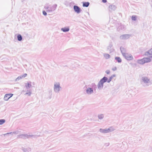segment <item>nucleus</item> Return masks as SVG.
Masks as SVG:
<instances>
[{"instance_id":"obj_19","label":"nucleus","mask_w":152,"mask_h":152,"mask_svg":"<svg viewBox=\"0 0 152 152\" xmlns=\"http://www.w3.org/2000/svg\"><path fill=\"white\" fill-rule=\"evenodd\" d=\"M104 56L106 59H108L110 58V55L108 54H105L104 55Z\"/></svg>"},{"instance_id":"obj_34","label":"nucleus","mask_w":152,"mask_h":152,"mask_svg":"<svg viewBox=\"0 0 152 152\" xmlns=\"http://www.w3.org/2000/svg\"><path fill=\"white\" fill-rule=\"evenodd\" d=\"M69 27H67V32L68 31H69Z\"/></svg>"},{"instance_id":"obj_33","label":"nucleus","mask_w":152,"mask_h":152,"mask_svg":"<svg viewBox=\"0 0 152 152\" xmlns=\"http://www.w3.org/2000/svg\"><path fill=\"white\" fill-rule=\"evenodd\" d=\"M92 85L93 87H94V86H96V85L95 84V83H92Z\"/></svg>"},{"instance_id":"obj_6","label":"nucleus","mask_w":152,"mask_h":152,"mask_svg":"<svg viewBox=\"0 0 152 152\" xmlns=\"http://www.w3.org/2000/svg\"><path fill=\"white\" fill-rule=\"evenodd\" d=\"M74 11L77 14L80 13L81 11L80 8L76 5H75L73 7Z\"/></svg>"},{"instance_id":"obj_24","label":"nucleus","mask_w":152,"mask_h":152,"mask_svg":"<svg viewBox=\"0 0 152 152\" xmlns=\"http://www.w3.org/2000/svg\"><path fill=\"white\" fill-rule=\"evenodd\" d=\"M112 46H113V45H112V44H109V45L107 47V49H109L111 48L112 47Z\"/></svg>"},{"instance_id":"obj_36","label":"nucleus","mask_w":152,"mask_h":152,"mask_svg":"<svg viewBox=\"0 0 152 152\" xmlns=\"http://www.w3.org/2000/svg\"><path fill=\"white\" fill-rule=\"evenodd\" d=\"M150 58H152V56L150 57Z\"/></svg>"},{"instance_id":"obj_26","label":"nucleus","mask_w":152,"mask_h":152,"mask_svg":"<svg viewBox=\"0 0 152 152\" xmlns=\"http://www.w3.org/2000/svg\"><path fill=\"white\" fill-rule=\"evenodd\" d=\"M31 94V93L30 92V91H29L28 92H27L26 94L28 95V96H30Z\"/></svg>"},{"instance_id":"obj_18","label":"nucleus","mask_w":152,"mask_h":152,"mask_svg":"<svg viewBox=\"0 0 152 152\" xmlns=\"http://www.w3.org/2000/svg\"><path fill=\"white\" fill-rule=\"evenodd\" d=\"M98 118L99 119H102L104 118V115L103 114H99L98 115Z\"/></svg>"},{"instance_id":"obj_10","label":"nucleus","mask_w":152,"mask_h":152,"mask_svg":"<svg viewBox=\"0 0 152 152\" xmlns=\"http://www.w3.org/2000/svg\"><path fill=\"white\" fill-rule=\"evenodd\" d=\"M116 7L115 5H111L109 6V10L110 12H112L115 10Z\"/></svg>"},{"instance_id":"obj_4","label":"nucleus","mask_w":152,"mask_h":152,"mask_svg":"<svg viewBox=\"0 0 152 152\" xmlns=\"http://www.w3.org/2000/svg\"><path fill=\"white\" fill-rule=\"evenodd\" d=\"M114 129L113 127H110L107 129H102L100 128L99 130V132L102 133H106L113 131Z\"/></svg>"},{"instance_id":"obj_16","label":"nucleus","mask_w":152,"mask_h":152,"mask_svg":"<svg viewBox=\"0 0 152 152\" xmlns=\"http://www.w3.org/2000/svg\"><path fill=\"white\" fill-rule=\"evenodd\" d=\"M115 59L119 63H120L122 61L121 59L119 57H115Z\"/></svg>"},{"instance_id":"obj_20","label":"nucleus","mask_w":152,"mask_h":152,"mask_svg":"<svg viewBox=\"0 0 152 152\" xmlns=\"http://www.w3.org/2000/svg\"><path fill=\"white\" fill-rule=\"evenodd\" d=\"M17 38L18 40L20 41L22 39V37L20 34H18L17 36Z\"/></svg>"},{"instance_id":"obj_37","label":"nucleus","mask_w":152,"mask_h":152,"mask_svg":"<svg viewBox=\"0 0 152 152\" xmlns=\"http://www.w3.org/2000/svg\"><path fill=\"white\" fill-rule=\"evenodd\" d=\"M151 150L152 151V147H151Z\"/></svg>"},{"instance_id":"obj_2","label":"nucleus","mask_w":152,"mask_h":152,"mask_svg":"<svg viewBox=\"0 0 152 152\" xmlns=\"http://www.w3.org/2000/svg\"><path fill=\"white\" fill-rule=\"evenodd\" d=\"M107 77L105 76L98 83L97 86L98 89L99 90H102L103 87L104 83L106 82H107Z\"/></svg>"},{"instance_id":"obj_30","label":"nucleus","mask_w":152,"mask_h":152,"mask_svg":"<svg viewBox=\"0 0 152 152\" xmlns=\"http://www.w3.org/2000/svg\"><path fill=\"white\" fill-rule=\"evenodd\" d=\"M116 69H117V68L116 67H115L114 68L112 69V70L113 71H115L116 70Z\"/></svg>"},{"instance_id":"obj_23","label":"nucleus","mask_w":152,"mask_h":152,"mask_svg":"<svg viewBox=\"0 0 152 152\" xmlns=\"http://www.w3.org/2000/svg\"><path fill=\"white\" fill-rule=\"evenodd\" d=\"M122 26L121 25L119 26L118 27V28H117V30H118V31L122 29Z\"/></svg>"},{"instance_id":"obj_28","label":"nucleus","mask_w":152,"mask_h":152,"mask_svg":"<svg viewBox=\"0 0 152 152\" xmlns=\"http://www.w3.org/2000/svg\"><path fill=\"white\" fill-rule=\"evenodd\" d=\"M110 144L109 142L105 143L104 144V145H105L106 146H108L110 145Z\"/></svg>"},{"instance_id":"obj_5","label":"nucleus","mask_w":152,"mask_h":152,"mask_svg":"<svg viewBox=\"0 0 152 152\" xmlns=\"http://www.w3.org/2000/svg\"><path fill=\"white\" fill-rule=\"evenodd\" d=\"M123 56L128 60H131L133 58L131 54H129L127 53L124 54Z\"/></svg>"},{"instance_id":"obj_3","label":"nucleus","mask_w":152,"mask_h":152,"mask_svg":"<svg viewBox=\"0 0 152 152\" xmlns=\"http://www.w3.org/2000/svg\"><path fill=\"white\" fill-rule=\"evenodd\" d=\"M151 59L150 58H143L138 60L137 61V62L141 64H143L146 63H148L150 62Z\"/></svg>"},{"instance_id":"obj_8","label":"nucleus","mask_w":152,"mask_h":152,"mask_svg":"<svg viewBox=\"0 0 152 152\" xmlns=\"http://www.w3.org/2000/svg\"><path fill=\"white\" fill-rule=\"evenodd\" d=\"M60 88L59 84L58 83H56L54 85V90L55 91L57 92L59 91Z\"/></svg>"},{"instance_id":"obj_27","label":"nucleus","mask_w":152,"mask_h":152,"mask_svg":"<svg viewBox=\"0 0 152 152\" xmlns=\"http://www.w3.org/2000/svg\"><path fill=\"white\" fill-rule=\"evenodd\" d=\"M61 30L63 31L64 32H66V28H62Z\"/></svg>"},{"instance_id":"obj_25","label":"nucleus","mask_w":152,"mask_h":152,"mask_svg":"<svg viewBox=\"0 0 152 152\" xmlns=\"http://www.w3.org/2000/svg\"><path fill=\"white\" fill-rule=\"evenodd\" d=\"M105 72L107 74H109L110 73V71L109 70H107L105 71Z\"/></svg>"},{"instance_id":"obj_15","label":"nucleus","mask_w":152,"mask_h":152,"mask_svg":"<svg viewBox=\"0 0 152 152\" xmlns=\"http://www.w3.org/2000/svg\"><path fill=\"white\" fill-rule=\"evenodd\" d=\"M90 3L88 2H83V7H88Z\"/></svg>"},{"instance_id":"obj_11","label":"nucleus","mask_w":152,"mask_h":152,"mask_svg":"<svg viewBox=\"0 0 152 152\" xmlns=\"http://www.w3.org/2000/svg\"><path fill=\"white\" fill-rule=\"evenodd\" d=\"M86 92L88 94H91L93 92V90L91 88H88L86 90Z\"/></svg>"},{"instance_id":"obj_17","label":"nucleus","mask_w":152,"mask_h":152,"mask_svg":"<svg viewBox=\"0 0 152 152\" xmlns=\"http://www.w3.org/2000/svg\"><path fill=\"white\" fill-rule=\"evenodd\" d=\"M115 74H113L111 75L109 78V79H108V83H110V82L111 81V80L113 79V77H115Z\"/></svg>"},{"instance_id":"obj_14","label":"nucleus","mask_w":152,"mask_h":152,"mask_svg":"<svg viewBox=\"0 0 152 152\" xmlns=\"http://www.w3.org/2000/svg\"><path fill=\"white\" fill-rule=\"evenodd\" d=\"M25 86L27 88H30L31 86V83L30 82H28L25 84Z\"/></svg>"},{"instance_id":"obj_35","label":"nucleus","mask_w":152,"mask_h":152,"mask_svg":"<svg viewBox=\"0 0 152 152\" xmlns=\"http://www.w3.org/2000/svg\"><path fill=\"white\" fill-rule=\"evenodd\" d=\"M131 91H132L131 90H130V91H129V92H131Z\"/></svg>"},{"instance_id":"obj_13","label":"nucleus","mask_w":152,"mask_h":152,"mask_svg":"<svg viewBox=\"0 0 152 152\" xmlns=\"http://www.w3.org/2000/svg\"><path fill=\"white\" fill-rule=\"evenodd\" d=\"M145 55H152V48L149 50L148 51L145 53Z\"/></svg>"},{"instance_id":"obj_22","label":"nucleus","mask_w":152,"mask_h":152,"mask_svg":"<svg viewBox=\"0 0 152 152\" xmlns=\"http://www.w3.org/2000/svg\"><path fill=\"white\" fill-rule=\"evenodd\" d=\"M132 19L133 20L135 21L136 20V16L135 15H133L132 17Z\"/></svg>"},{"instance_id":"obj_31","label":"nucleus","mask_w":152,"mask_h":152,"mask_svg":"<svg viewBox=\"0 0 152 152\" xmlns=\"http://www.w3.org/2000/svg\"><path fill=\"white\" fill-rule=\"evenodd\" d=\"M27 74H24L22 76V77H26V76H27Z\"/></svg>"},{"instance_id":"obj_7","label":"nucleus","mask_w":152,"mask_h":152,"mask_svg":"<svg viewBox=\"0 0 152 152\" xmlns=\"http://www.w3.org/2000/svg\"><path fill=\"white\" fill-rule=\"evenodd\" d=\"M130 36V35L129 34H123L121 36L120 38L121 39H129Z\"/></svg>"},{"instance_id":"obj_9","label":"nucleus","mask_w":152,"mask_h":152,"mask_svg":"<svg viewBox=\"0 0 152 152\" xmlns=\"http://www.w3.org/2000/svg\"><path fill=\"white\" fill-rule=\"evenodd\" d=\"M13 95V94H6L4 96V99L5 101H7Z\"/></svg>"},{"instance_id":"obj_29","label":"nucleus","mask_w":152,"mask_h":152,"mask_svg":"<svg viewBox=\"0 0 152 152\" xmlns=\"http://www.w3.org/2000/svg\"><path fill=\"white\" fill-rule=\"evenodd\" d=\"M43 12V14L45 15H47V13L45 11H43L42 12Z\"/></svg>"},{"instance_id":"obj_1","label":"nucleus","mask_w":152,"mask_h":152,"mask_svg":"<svg viewBox=\"0 0 152 152\" xmlns=\"http://www.w3.org/2000/svg\"><path fill=\"white\" fill-rule=\"evenodd\" d=\"M141 83L144 87L148 86L149 85L152 84L151 82L150 81V79H148L146 77H142Z\"/></svg>"},{"instance_id":"obj_32","label":"nucleus","mask_w":152,"mask_h":152,"mask_svg":"<svg viewBox=\"0 0 152 152\" xmlns=\"http://www.w3.org/2000/svg\"><path fill=\"white\" fill-rule=\"evenodd\" d=\"M102 1L104 3H105L107 2V0H102Z\"/></svg>"},{"instance_id":"obj_12","label":"nucleus","mask_w":152,"mask_h":152,"mask_svg":"<svg viewBox=\"0 0 152 152\" xmlns=\"http://www.w3.org/2000/svg\"><path fill=\"white\" fill-rule=\"evenodd\" d=\"M120 50L123 56L124 55V54H126L127 53H126V49L124 48L121 47Z\"/></svg>"},{"instance_id":"obj_21","label":"nucleus","mask_w":152,"mask_h":152,"mask_svg":"<svg viewBox=\"0 0 152 152\" xmlns=\"http://www.w3.org/2000/svg\"><path fill=\"white\" fill-rule=\"evenodd\" d=\"M5 122L4 119L0 120V125H1L4 123Z\"/></svg>"}]
</instances>
